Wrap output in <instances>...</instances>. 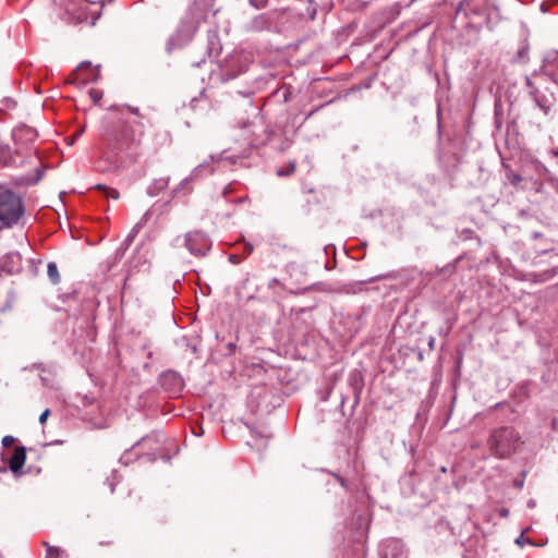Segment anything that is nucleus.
I'll return each mask as SVG.
<instances>
[{
	"mask_svg": "<svg viewBox=\"0 0 558 558\" xmlns=\"http://www.w3.org/2000/svg\"><path fill=\"white\" fill-rule=\"evenodd\" d=\"M523 445L521 434L511 426H501L490 432L487 447L498 459H507L517 453Z\"/></svg>",
	"mask_w": 558,
	"mask_h": 558,
	"instance_id": "1",
	"label": "nucleus"
},
{
	"mask_svg": "<svg viewBox=\"0 0 558 558\" xmlns=\"http://www.w3.org/2000/svg\"><path fill=\"white\" fill-rule=\"evenodd\" d=\"M24 213L22 198L11 190L0 185V230L17 223Z\"/></svg>",
	"mask_w": 558,
	"mask_h": 558,
	"instance_id": "2",
	"label": "nucleus"
},
{
	"mask_svg": "<svg viewBox=\"0 0 558 558\" xmlns=\"http://www.w3.org/2000/svg\"><path fill=\"white\" fill-rule=\"evenodd\" d=\"M202 16L195 8H191L187 15L181 21L177 33L169 39L168 49L172 47L183 46L189 43L195 35Z\"/></svg>",
	"mask_w": 558,
	"mask_h": 558,
	"instance_id": "3",
	"label": "nucleus"
},
{
	"mask_svg": "<svg viewBox=\"0 0 558 558\" xmlns=\"http://www.w3.org/2000/svg\"><path fill=\"white\" fill-rule=\"evenodd\" d=\"M98 68H94L90 62H82L70 75L69 83L83 86L99 78Z\"/></svg>",
	"mask_w": 558,
	"mask_h": 558,
	"instance_id": "4",
	"label": "nucleus"
},
{
	"mask_svg": "<svg viewBox=\"0 0 558 558\" xmlns=\"http://www.w3.org/2000/svg\"><path fill=\"white\" fill-rule=\"evenodd\" d=\"M185 245L192 254L201 256L204 255L208 250L209 242L203 233L193 232L186 235Z\"/></svg>",
	"mask_w": 558,
	"mask_h": 558,
	"instance_id": "5",
	"label": "nucleus"
},
{
	"mask_svg": "<svg viewBox=\"0 0 558 558\" xmlns=\"http://www.w3.org/2000/svg\"><path fill=\"white\" fill-rule=\"evenodd\" d=\"M37 136L36 130L27 125L15 128L12 132V137L16 146L31 144L36 141Z\"/></svg>",
	"mask_w": 558,
	"mask_h": 558,
	"instance_id": "6",
	"label": "nucleus"
},
{
	"mask_svg": "<svg viewBox=\"0 0 558 558\" xmlns=\"http://www.w3.org/2000/svg\"><path fill=\"white\" fill-rule=\"evenodd\" d=\"M543 68L545 73L558 83V51H551L546 56Z\"/></svg>",
	"mask_w": 558,
	"mask_h": 558,
	"instance_id": "7",
	"label": "nucleus"
},
{
	"mask_svg": "<svg viewBox=\"0 0 558 558\" xmlns=\"http://www.w3.org/2000/svg\"><path fill=\"white\" fill-rule=\"evenodd\" d=\"M25 459H26L25 449L23 447H16L14 449L12 457L9 460V468L13 472L19 471L24 465Z\"/></svg>",
	"mask_w": 558,
	"mask_h": 558,
	"instance_id": "8",
	"label": "nucleus"
},
{
	"mask_svg": "<svg viewBox=\"0 0 558 558\" xmlns=\"http://www.w3.org/2000/svg\"><path fill=\"white\" fill-rule=\"evenodd\" d=\"M525 82H526V85L531 88V92L530 94L533 96L535 102L543 109L547 110V106L545 104L542 102L541 100V97H539V92L537 88L534 87L533 85V82L530 77H526L525 78Z\"/></svg>",
	"mask_w": 558,
	"mask_h": 558,
	"instance_id": "9",
	"label": "nucleus"
},
{
	"mask_svg": "<svg viewBox=\"0 0 558 558\" xmlns=\"http://www.w3.org/2000/svg\"><path fill=\"white\" fill-rule=\"evenodd\" d=\"M47 548V558H61L63 557L64 550L60 547L51 546L48 543H44Z\"/></svg>",
	"mask_w": 558,
	"mask_h": 558,
	"instance_id": "10",
	"label": "nucleus"
},
{
	"mask_svg": "<svg viewBox=\"0 0 558 558\" xmlns=\"http://www.w3.org/2000/svg\"><path fill=\"white\" fill-rule=\"evenodd\" d=\"M47 274H48V277L50 278V280L53 282V283H58L59 280H60V275H59V271H58V267L54 263H49L48 266H47Z\"/></svg>",
	"mask_w": 558,
	"mask_h": 558,
	"instance_id": "11",
	"label": "nucleus"
},
{
	"mask_svg": "<svg viewBox=\"0 0 558 558\" xmlns=\"http://www.w3.org/2000/svg\"><path fill=\"white\" fill-rule=\"evenodd\" d=\"M98 189H100L107 197H110L112 199L119 198V192L116 189L106 185H98Z\"/></svg>",
	"mask_w": 558,
	"mask_h": 558,
	"instance_id": "12",
	"label": "nucleus"
},
{
	"mask_svg": "<svg viewBox=\"0 0 558 558\" xmlns=\"http://www.w3.org/2000/svg\"><path fill=\"white\" fill-rule=\"evenodd\" d=\"M201 172V167H197L193 170L192 174L189 178H185L181 181L179 187H184L186 184H189L192 180H194L198 173Z\"/></svg>",
	"mask_w": 558,
	"mask_h": 558,
	"instance_id": "13",
	"label": "nucleus"
},
{
	"mask_svg": "<svg viewBox=\"0 0 558 558\" xmlns=\"http://www.w3.org/2000/svg\"><path fill=\"white\" fill-rule=\"evenodd\" d=\"M151 441L158 442V435L157 434H151V435L143 437L136 445L137 446L146 445V444L151 442Z\"/></svg>",
	"mask_w": 558,
	"mask_h": 558,
	"instance_id": "14",
	"label": "nucleus"
},
{
	"mask_svg": "<svg viewBox=\"0 0 558 558\" xmlns=\"http://www.w3.org/2000/svg\"><path fill=\"white\" fill-rule=\"evenodd\" d=\"M89 96L94 100V102L97 104V102H99V100L102 97V92L99 89L93 88L89 90Z\"/></svg>",
	"mask_w": 558,
	"mask_h": 558,
	"instance_id": "15",
	"label": "nucleus"
},
{
	"mask_svg": "<svg viewBox=\"0 0 558 558\" xmlns=\"http://www.w3.org/2000/svg\"><path fill=\"white\" fill-rule=\"evenodd\" d=\"M508 180L511 184L518 185L522 181V178L517 173H510Z\"/></svg>",
	"mask_w": 558,
	"mask_h": 558,
	"instance_id": "16",
	"label": "nucleus"
},
{
	"mask_svg": "<svg viewBox=\"0 0 558 558\" xmlns=\"http://www.w3.org/2000/svg\"><path fill=\"white\" fill-rule=\"evenodd\" d=\"M250 2L256 9H260L266 5L267 0H250Z\"/></svg>",
	"mask_w": 558,
	"mask_h": 558,
	"instance_id": "17",
	"label": "nucleus"
},
{
	"mask_svg": "<svg viewBox=\"0 0 558 558\" xmlns=\"http://www.w3.org/2000/svg\"><path fill=\"white\" fill-rule=\"evenodd\" d=\"M49 413H50V411L47 409V410H45V411L39 415V423H40V424H45V423H46V421H47V418H48V416H49Z\"/></svg>",
	"mask_w": 558,
	"mask_h": 558,
	"instance_id": "18",
	"label": "nucleus"
},
{
	"mask_svg": "<svg viewBox=\"0 0 558 558\" xmlns=\"http://www.w3.org/2000/svg\"><path fill=\"white\" fill-rule=\"evenodd\" d=\"M14 438L12 436H5L2 439L3 446H10L13 442Z\"/></svg>",
	"mask_w": 558,
	"mask_h": 558,
	"instance_id": "19",
	"label": "nucleus"
},
{
	"mask_svg": "<svg viewBox=\"0 0 558 558\" xmlns=\"http://www.w3.org/2000/svg\"><path fill=\"white\" fill-rule=\"evenodd\" d=\"M158 183H159V189L162 190L168 186L169 181L166 179H161L158 181Z\"/></svg>",
	"mask_w": 558,
	"mask_h": 558,
	"instance_id": "20",
	"label": "nucleus"
},
{
	"mask_svg": "<svg viewBox=\"0 0 558 558\" xmlns=\"http://www.w3.org/2000/svg\"><path fill=\"white\" fill-rule=\"evenodd\" d=\"M499 514L502 518H508L509 517V510L506 509V508H502V509L499 510Z\"/></svg>",
	"mask_w": 558,
	"mask_h": 558,
	"instance_id": "21",
	"label": "nucleus"
},
{
	"mask_svg": "<svg viewBox=\"0 0 558 558\" xmlns=\"http://www.w3.org/2000/svg\"><path fill=\"white\" fill-rule=\"evenodd\" d=\"M129 111L135 116H140L138 108L128 106Z\"/></svg>",
	"mask_w": 558,
	"mask_h": 558,
	"instance_id": "22",
	"label": "nucleus"
},
{
	"mask_svg": "<svg viewBox=\"0 0 558 558\" xmlns=\"http://www.w3.org/2000/svg\"><path fill=\"white\" fill-rule=\"evenodd\" d=\"M535 506H536L535 500L531 499V500L527 501V507L529 508H534Z\"/></svg>",
	"mask_w": 558,
	"mask_h": 558,
	"instance_id": "23",
	"label": "nucleus"
},
{
	"mask_svg": "<svg viewBox=\"0 0 558 558\" xmlns=\"http://www.w3.org/2000/svg\"><path fill=\"white\" fill-rule=\"evenodd\" d=\"M523 541H524V536H523V534H521V535L517 538V541H515V542H517L518 544H520V545H521Z\"/></svg>",
	"mask_w": 558,
	"mask_h": 558,
	"instance_id": "24",
	"label": "nucleus"
},
{
	"mask_svg": "<svg viewBox=\"0 0 558 558\" xmlns=\"http://www.w3.org/2000/svg\"><path fill=\"white\" fill-rule=\"evenodd\" d=\"M274 284H279V280L274 278L270 283H269V287H272Z\"/></svg>",
	"mask_w": 558,
	"mask_h": 558,
	"instance_id": "25",
	"label": "nucleus"
},
{
	"mask_svg": "<svg viewBox=\"0 0 558 558\" xmlns=\"http://www.w3.org/2000/svg\"><path fill=\"white\" fill-rule=\"evenodd\" d=\"M7 149H8V147H7V146H0V155H1L2 153H4V150H7Z\"/></svg>",
	"mask_w": 558,
	"mask_h": 558,
	"instance_id": "26",
	"label": "nucleus"
},
{
	"mask_svg": "<svg viewBox=\"0 0 558 558\" xmlns=\"http://www.w3.org/2000/svg\"><path fill=\"white\" fill-rule=\"evenodd\" d=\"M246 250L251 253L253 251V246L251 244H246Z\"/></svg>",
	"mask_w": 558,
	"mask_h": 558,
	"instance_id": "27",
	"label": "nucleus"
},
{
	"mask_svg": "<svg viewBox=\"0 0 558 558\" xmlns=\"http://www.w3.org/2000/svg\"><path fill=\"white\" fill-rule=\"evenodd\" d=\"M231 262H235V256H230Z\"/></svg>",
	"mask_w": 558,
	"mask_h": 558,
	"instance_id": "28",
	"label": "nucleus"
}]
</instances>
